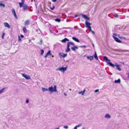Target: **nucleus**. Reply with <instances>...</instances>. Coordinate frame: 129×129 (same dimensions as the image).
Instances as JSON below:
<instances>
[{
    "mask_svg": "<svg viewBox=\"0 0 129 129\" xmlns=\"http://www.w3.org/2000/svg\"><path fill=\"white\" fill-rule=\"evenodd\" d=\"M41 55H42L44 53V50L43 49H41Z\"/></svg>",
    "mask_w": 129,
    "mask_h": 129,
    "instance_id": "obj_30",
    "label": "nucleus"
},
{
    "mask_svg": "<svg viewBox=\"0 0 129 129\" xmlns=\"http://www.w3.org/2000/svg\"><path fill=\"white\" fill-rule=\"evenodd\" d=\"M105 117L106 118L109 119L110 118L111 116L109 114H107L105 115Z\"/></svg>",
    "mask_w": 129,
    "mask_h": 129,
    "instance_id": "obj_14",
    "label": "nucleus"
},
{
    "mask_svg": "<svg viewBox=\"0 0 129 129\" xmlns=\"http://www.w3.org/2000/svg\"><path fill=\"white\" fill-rule=\"evenodd\" d=\"M50 31L51 33H52V30H50Z\"/></svg>",
    "mask_w": 129,
    "mask_h": 129,
    "instance_id": "obj_55",
    "label": "nucleus"
},
{
    "mask_svg": "<svg viewBox=\"0 0 129 129\" xmlns=\"http://www.w3.org/2000/svg\"><path fill=\"white\" fill-rule=\"evenodd\" d=\"M19 6L20 7H22L23 6L24 4H23L22 3H19Z\"/></svg>",
    "mask_w": 129,
    "mask_h": 129,
    "instance_id": "obj_27",
    "label": "nucleus"
},
{
    "mask_svg": "<svg viewBox=\"0 0 129 129\" xmlns=\"http://www.w3.org/2000/svg\"><path fill=\"white\" fill-rule=\"evenodd\" d=\"M51 52L50 50L47 53L46 55L44 56L45 57H47L50 54Z\"/></svg>",
    "mask_w": 129,
    "mask_h": 129,
    "instance_id": "obj_21",
    "label": "nucleus"
},
{
    "mask_svg": "<svg viewBox=\"0 0 129 129\" xmlns=\"http://www.w3.org/2000/svg\"><path fill=\"white\" fill-rule=\"evenodd\" d=\"M70 90H71V89H70Z\"/></svg>",
    "mask_w": 129,
    "mask_h": 129,
    "instance_id": "obj_62",
    "label": "nucleus"
},
{
    "mask_svg": "<svg viewBox=\"0 0 129 129\" xmlns=\"http://www.w3.org/2000/svg\"><path fill=\"white\" fill-rule=\"evenodd\" d=\"M107 63L110 66L112 67H114L115 66V65L114 64L112 63L111 62H107Z\"/></svg>",
    "mask_w": 129,
    "mask_h": 129,
    "instance_id": "obj_19",
    "label": "nucleus"
},
{
    "mask_svg": "<svg viewBox=\"0 0 129 129\" xmlns=\"http://www.w3.org/2000/svg\"><path fill=\"white\" fill-rule=\"evenodd\" d=\"M69 40L66 38H65L63 39L61 41V42H62L64 43H65L66 41H69Z\"/></svg>",
    "mask_w": 129,
    "mask_h": 129,
    "instance_id": "obj_12",
    "label": "nucleus"
},
{
    "mask_svg": "<svg viewBox=\"0 0 129 129\" xmlns=\"http://www.w3.org/2000/svg\"><path fill=\"white\" fill-rule=\"evenodd\" d=\"M55 8V6H53L52 7H51V6L50 7V9L52 10H53L54 8Z\"/></svg>",
    "mask_w": 129,
    "mask_h": 129,
    "instance_id": "obj_32",
    "label": "nucleus"
},
{
    "mask_svg": "<svg viewBox=\"0 0 129 129\" xmlns=\"http://www.w3.org/2000/svg\"><path fill=\"white\" fill-rule=\"evenodd\" d=\"M4 24L5 27H7L9 28H10V25L7 22H5L4 23Z\"/></svg>",
    "mask_w": 129,
    "mask_h": 129,
    "instance_id": "obj_9",
    "label": "nucleus"
},
{
    "mask_svg": "<svg viewBox=\"0 0 129 129\" xmlns=\"http://www.w3.org/2000/svg\"><path fill=\"white\" fill-rule=\"evenodd\" d=\"M92 45H93V47H94V45L93 44H92Z\"/></svg>",
    "mask_w": 129,
    "mask_h": 129,
    "instance_id": "obj_58",
    "label": "nucleus"
},
{
    "mask_svg": "<svg viewBox=\"0 0 129 129\" xmlns=\"http://www.w3.org/2000/svg\"><path fill=\"white\" fill-rule=\"evenodd\" d=\"M118 36L119 38H120L121 39H125V38H124L123 37H120L119 36V35H118Z\"/></svg>",
    "mask_w": 129,
    "mask_h": 129,
    "instance_id": "obj_34",
    "label": "nucleus"
},
{
    "mask_svg": "<svg viewBox=\"0 0 129 129\" xmlns=\"http://www.w3.org/2000/svg\"><path fill=\"white\" fill-rule=\"evenodd\" d=\"M12 11L13 14L15 16V18L17 19V17L16 15L15 10L14 9H12Z\"/></svg>",
    "mask_w": 129,
    "mask_h": 129,
    "instance_id": "obj_6",
    "label": "nucleus"
},
{
    "mask_svg": "<svg viewBox=\"0 0 129 129\" xmlns=\"http://www.w3.org/2000/svg\"><path fill=\"white\" fill-rule=\"evenodd\" d=\"M23 31L24 33H26L27 32V29L25 27H24L23 28Z\"/></svg>",
    "mask_w": 129,
    "mask_h": 129,
    "instance_id": "obj_26",
    "label": "nucleus"
},
{
    "mask_svg": "<svg viewBox=\"0 0 129 129\" xmlns=\"http://www.w3.org/2000/svg\"><path fill=\"white\" fill-rule=\"evenodd\" d=\"M67 68V67L66 66L65 67H62L61 68H59L56 69L57 71L59 70L61 72L64 73V72L66 70Z\"/></svg>",
    "mask_w": 129,
    "mask_h": 129,
    "instance_id": "obj_2",
    "label": "nucleus"
},
{
    "mask_svg": "<svg viewBox=\"0 0 129 129\" xmlns=\"http://www.w3.org/2000/svg\"><path fill=\"white\" fill-rule=\"evenodd\" d=\"M0 6H2L3 7H5V5L4 4H3L2 3H0Z\"/></svg>",
    "mask_w": 129,
    "mask_h": 129,
    "instance_id": "obj_31",
    "label": "nucleus"
},
{
    "mask_svg": "<svg viewBox=\"0 0 129 129\" xmlns=\"http://www.w3.org/2000/svg\"><path fill=\"white\" fill-rule=\"evenodd\" d=\"M120 79H118L117 80H115L114 81V82L115 83H120Z\"/></svg>",
    "mask_w": 129,
    "mask_h": 129,
    "instance_id": "obj_24",
    "label": "nucleus"
},
{
    "mask_svg": "<svg viewBox=\"0 0 129 129\" xmlns=\"http://www.w3.org/2000/svg\"><path fill=\"white\" fill-rule=\"evenodd\" d=\"M104 59L107 63L108 61H109L110 60L108 59V58L106 56H104L103 57Z\"/></svg>",
    "mask_w": 129,
    "mask_h": 129,
    "instance_id": "obj_8",
    "label": "nucleus"
},
{
    "mask_svg": "<svg viewBox=\"0 0 129 129\" xmlns=\"http://www.w3.org/2000/svg\"><path fill=\"white\" fill-rule=\"evenodd\" d=\"M77 127H78L76 125L75 126V127L73 129H77Z\"/></svg>",
    "mask_w": 129,
    "mask_h": 129,
    "instance_id": "obj_45",
    "label": "nucleus"
},
{
    "mask_svg": "<svg viewBox=\"0 0 129 129\" xmlns=\"http://www.w3.org/2000/svg\"><path fill=\"white\" fill-rule=\"evenodd\" d=\"M76 48L77 49H78V48L77 47L75 46H74V47H72L71 48V49L73 51H75L76 50Z\"/></svg>",
    "mask_w": 129,
    "mask_h": 129,
    "instance_id": "obj_20",
    "label": "nucleus"
},
{
    "mask_svg": "<svg viewBox=\"0 0 129 129\" xmlns=\"http://www.w3.org/2000/svg\"><path fill=\"white\" fill-rule=\"evenodd\" d=\"M113 35L114 36H117V34L116 33H114Z\"/></svg>",
    "mask_w": 129,
    "mask_h": 129,
    "instance_id": "obj_47",
    "label": "nucleus"
},
{
    "mask_svg": "<svg viewBox=\"0 0 129 129\" xmlns=\"http://www.w3.org/2000/svg\"><path fill=\"white\" fill-rule=\"evenodd\" d=\"M55 21L56 22H59L61 20L59 18H56L55 19Z\"/></svg>",
    "mask_w": 129,
    "mask_h": 129,
    "instance_id": "obj_28",
    "label": "nucleus"
},
{
    "mask_svg": "<svg viewBox=\"0 0 129 129\" xmlns=\"http://www.w3.org/2000/svg\"><path fill=\"white\" fill-rule=\"evenodd\" d=\"M70 46L67 45V48L65 50V51L66 52H69L70 50V49L69 48Z\"/></svg>",
    "mask_w": 129,
    "mask_h": 129,
    "instance_id": "obj_10",
    "label": "nucleus"
},
{
    "mask_svg": "<svg viewBox=\"0 0 129 129\" xmlns=\"http://www.w3.org/2000/svg\"><path fill=\"white\" fill-rule=\"evenodd\" d=\"M82 125V124L81 123V124H78V125H76L77 126V127H79L80 126H81Z\"/></svg>",
    "mask_w": 129,
    "mask_h": 129,
    "instance_id": "obj_37",
    "label": "nucleus"
},
{
    "mask_svg": "<svg viewBox=\"0 0 129 129\" xmlns=\"http://www.w3.org/2000/svg\"><path fill=\"white\" fill-rule=\"evenodd\" d=\"M29 100H26V103H27L29 102Z\"/></svg>",
    "mask_w": 129,
    "mask_h": 129,
    "instance_id": "obj_41",
    "label": "nucleus"
},
{
    "mask_svg": "<svg viewBox=\"0 0 129 129\" xmlns=\"http://www.w3.org/2000/svg\"><path fill=\"white\" fill-rule=\"evenodd\" d=\"M21 41H22V40H21V39L20 38V37L19 36H18V41L19 42H20Z\"/></svg>",
    "mask_w": 129,
    "mask_h": 129,
    "instance_id": "obj_33",
    "label": "nucleus"
},
{
    "mask_svg": "<svg viewBox=\"0 0 129 129\" xmlns=\"http://www.w3.org/2000/svg\"><path fill=\"white\" fill-rule=\"evenodd\" d=\"M68 45L69 46H70V45H72L74 46V45H75V44L73 42H69L67 43V45Z\"/></svg>",
    "mask_w": 129,
    "mask_h": 129,
    "instance_id": "obj_18",
    "label": "nucleus"
},
{
    "mask_svg": "<svg viewBox=\"0 0 129 129\" xmlns=\"http://www.w3.org/2000/svg\"><path fill=\"white\" fill-rule=\"evenodd\" d=\"M110 74L111 75H112V73H110Z\"/></svg>",
    "mask_w": 129,
    "mask_h": 129,
    "instance_id": "obj_60",
    "label": "nucleus"
},
{
    "mask_svg": "<svg viewBox=\"0 0 129 129\" xmlns=\"http://www.w3.org/2000/svg\"><path fill=\"white\" fill-rule=\"evenodd\" d=\"M127 75L128 77V78L129 79V73H128L127 74Z\"/></svg>",
    "mask_w": 129,
    "mask_h": 129,
    "instance_id": "obj_53",
    "label": "nucleus"
},
{
    "mask_svg": "<svg viewBox=\"0 0 129 129\" xmlns=\"http://www.w3.org/2000/svg\"><path fill=\"white\" fill-rule=\"evenodd\" d=\"M74 28H75V27H74Z\"/></svg>",
    "mask_w": 129,
    "mask_h": 129,
    "instance_id": "obj_61",
    "label": "nucleus"
},
{
    "mask_svg": "<svg viewBox=\"0 0 129 129\" xmlns=\"http://www.w3.org/2000/svg\"><path fill=\"white\" fill-rule=\"evenodd\" d=\"M85 23L87 27L90 26V25L91 24L87 20L86 21Z\"/></svg>",
    "mask_w": 129,
    "mask_h": 129,
    "instance_id": "obj_11",
    "label": "nucleus"
},
{
    "mask_svg": "<svg viewBox=\"0 0 129 129\" xmlns=\"http://www.w3.org/2000/svg\"><path fill=\"white\" fill-rule=\"evenodd\" d=\"M30 21L28 20H26L24 22L25 26H28L29 24Z\"/></svg>",
    "mask_w": 129,
    "mask_h": 129,
    "instance_id": "obj_7",
    "label": "nucleus"
},
{
    "mask_svg": "<svg viewBox=\"0 0 129 129\" xmlns=\"http://www.w3.org/2000/svg\"><path fill=\"white\" fill-rule=\"evenodd\" d=\"M59 127L56 128V129H59Z\"/></svg>",
    "mask_w": 129,
    "mask_h": 129,
    "instance_id": "obj_57",
    "label": "nucleus"
},
{
    "mask_svg": "<svg viewBox=\"0 0 129 129\" xmlns=\"http://www.w3.org/2000/svg\"><path fill=\"white\" fill-rule=\"evenodd\" d=\"M64 94L65 96H66L67 95V94L65 93H64Z\"/></svg>",
    "mask_w": 129,
    "mask_h": 129,
    "instance_id": "obj_51",
    "label": "nucleus"
},
{
    "mask_svg": "<svg viewBox=\"0 0 129 129\" xmlns=\"http://www.w3.org/2000/svg\"><path fill=\"white\" fill-rule=\"evenodd\" d=\"M118 16V15L117 14H115L114 15V16L115 17H117Z\"/></svg>",
    "mask_w": 129,
    "mask_h": 129,
    "instance_id": "obj_36",
    "label": "nucleus"
},
{
    "mask_svg": "<svg viewBox=\"0 0 129 129\" xmlns=\"http://www.w3.org/2000/svg\"><path fill=\"white\" fill-rule=\"evenodd\" d=\"M21 3H22L23 4H24V0H21Z\"/></svg>",
    "mask_w": 129,
    "mask_h": 129,
    "instance_id": "obj_49",
    "label": "nucleus"
},
{
    "mask_svg": "<svg viewBox=\"0 0 129 129\" xmlns=\"http://www.w3.org/2000/svg\"><path fill=\"white\" fill-rule=\"evenodd\" d=\"M85 89H84L83 91H81L80 92H78V93L79 94H82V95H84V93L85 92Z\"/></svg>",
    "mask_w": 129,
    "mask_h": 129,
    "instance_id": "obj_16",
    "label": "nucleus"
},
{
    "mask_svg": "<svg viewBox=\"0 0 129 129\" xmlns=\"http://www.w3.org/2000/svg\"><path fill=\"white\" fill-rule=\"evenodd\" d=\"M113 37L114 39L115 40V41L119 43H121L122 42L119 39L115 37L114 36H113Z\"/></svg>",
    "mask_w": 129,
    "mask_h": 129,
    "instance_id": "obj_5",
    "label": "nucleus"
},
{
    "mask_svg": "<svg viewBox=\"0 0 129 129\" xmlns=\"http://www.w3.org/2000/svg\"><path fill=\"white\" fill-rule=\"evenodd\" d=\"M128 40H129V39H128Z\"/></svg>",
    "mask_w": 129,
    "mask_h": 129,
    "instance_id": "obj_64",
    "label": "nucleus"
},
{
    "mask_svg": "<svg viewBox=\"0 0 129 129\" xmlns=\"http://www.w3.org/2000/svg\"><path fill=\"white\" fill-rule=\"evenodd\" d=\"M52 1L53 2H55L57 0H52Z\"/></svg>",
    "mask_w": 129,
    "mask_h": 129,
    "instance_id": "obj_48",
    "label": "nucleus"
},
{
    "mask_svg": "<svg viewBox=\"0 0 129 129\" xmlns=\"http://www.w3.org/2000/svg\"><path fill=\"white\" fill-rule=\"evenodd\" d=\"M22 76L24 77L27 80L30 79H31L30 77L28 75L25 74H22Z\"/></svg>",
    "mask_w": 129,
    "mask_h": 129,
    "instance_id": "obj_3",
    "label": "nucleus"
},
{
    "mask_svg": "<svg viewBox=\"0 0 129 129\" xmlns=\"http://www.w3.org/2000/svg\"><path fill=\"white\" fill-rule=\"evenodd\" d=\"M28 7V6L25 5H24L23 7V9L24 10H26Z\"/></svg>",
    "mask_w": 129,
    "mask_h": 129,
    "instance_id": "obj_23",
    "label": "nucleus"
},
{
    "mask_svg": "<svg viewBox=\"0 0 129 129\" xmlns=\"http://www.w3.org/2000/svg\"><path fill=\"white\" fill-rule=\"evenodd\" d=\"M20 37L22 38H23L24 37V36L23 35H21L20 36Z\"/></svg>",
    "mask_w": 129,
    "mask_h": 129,
    "instance_id": "obj_44",
    "label": "nucleus"
},
{
    "mask_svg": "<svg viewBox=\"0 0 129 129\" xmlns=\"http://www.w3.org/2000/svg\"><path fill=\"white\" fill-rule=\"evenodd\" d=\"M82 16L85 19H86L87 17L86 15L84 14H82Z\"/></svg>",
    "mask_w": 129,
    "mask_h": 129,
    "instance_id": "obj_29",
    "label": "nucleus"
},
{
    "mask_svg": "<svg viewBox=\"0 0 129 129\" xmlns=\"http://www.w3.org/2000/svg\"><path fill=\"white\" fill-rule=\"evenodd\" d=\"M82 129H85V128L84 127H83Z\"/></svg>",
    "mask_w": 129,
    "mask_h": 129,
    "instance_id": "obj_56",
    "label": "nucleus"
},
{
    "mask_svg": "<svg viewBox=\"0 0 129 129\" xmlns=\"http://www.w3.org/2000/svg\"><path fill=\"white\" fill-rule=\"evenodd\" d=\"M59 55L60 57H63L64 58L67 56V54H63L62 53H59Z\"/></svg>",
    "mask_w": 129,
    "mask_h": 129,
    "instance_id": "obj_4",
    "label": "nucleus"
},
{
    "mask_svg": "<svg viewBox=\"0 0 129 129\" xmlns=\"http://www.w3.org/2000/svg\"><path fill=\"white\" fill-rule=\"evenodd\" d=\"M2 39H4V36H3H3H2Z\"/></svg>",
    "mask_w": 129,
    "mask_h": 129,
    "instance_id": "obj_54",
    "label": "nucleus"
},
{
    "mask_svg": "<svg viewBox=\"0 0 129 129\" xmlns=\"http://www.w3.org/2000/svg\"><path fill=\"white\" fill-rule=\"evenodd\" d=\"M4 33H3V36H4Z\"/></svg>",
    "mask_w": 129,
    "mask_h": 129,
    "instance_id": "obj_59",
    "label": "nucleus"
},
{
    "mask_svg": "<svg viewBox=\"0 0 129 129\" xmlns=\"http://www.w3.org/2000/svg\"><path fill=\"white\" fill-rule=\"evenodd\" d=\"M64 28H66V29H68V28H70L71 29V28L70 27H63L61 28V29H64Z\"/></svg>",
    "mask_w": 129,
    "mask_h": 129,
    "instance_id": "obj_42",
    "label": "nucleus"
},
{
    "mask_svg": "<svg viewBox=\"0 0 129 129\" xmlns=\"http://www.w3.org/2000/svg\"><path fill=\"white\" fill-rule=\"evenodd\" d=\"M116 67L117 70L120 71L121 70V69L120 68V66L119 65L117 64L116 66Z\"/></svg>",
    "mask_w": 129,
    "mask_h": 129,
    "instance_id": "obj_22",
    "label": "nucleus"
},
{
    "mask_svg": "<svg viewBox=\"0 0 129 129\" xmlns=\"http://www.w3.org/2000/svg\"><path fill=\"white\" fill-rule=\"evenodd\" d=\"M36 31H37V30Z\"/></svg>",
    "mask_w": 129,
    "mask_h": 129,
    "instance_id": "obj_63",
    "label": "nucleus"
},
{
    "mask_svg": "<svg viewBox=\"0 0 129 129\" xmlns=\"http://www.w3.org/2000/svg\"><path fill=\"white\" fill-rule=\"evenodd\" d=\"M80 47L82 48V47H84V48H86V46L85 45H83V46H80Z\"/></svg>",
    "mask_w": 129,
    "mask_h": 129,
    "instance_id": "obj_40",
    "label": "nucleus"
},
{
    "mask_svg": "<svg viewBox=\"0 0 129 129\" xmlns=\"http://www.w3.org/2000/svg\"><path fill=\"white\" fill-rule=\"evenodd\" d=\"M87 59H89L90 60H92L93 59V56H87Z\"/></svg>",
    "mask_w": 129,
    "mask_h": 129,
    "instance_id": "obj_13",
    "label": "nucleus"
},
{
    "mask_svg": "<svg viewBox=\"0 0 129 129\" xmlns=\"http://www.w3.org/2000/svg\"><path fill=\"white\" fill-rule=\"evenodd\" d=\"M94 57V58L97 60H98V57L97 55V54L96 53V52H95V54L93 56Z\"/></svg>",
    "mask_w": 129,
    "mask_h": 129,
    "instance_id": "obj_17",
    "label": "nucleus"
},
{
    "mask_svg": "<svg viewBox=\"0 0 129 129\" xmlns=\"http://www.w3.org/2000/svg\"><path fill=\"white\" fill-rule=\"evenodd\" d=\"M5 89V88H4L1 89V90H0V94L2 93H3L4 90Z\"/></svg>",
    "mask_w": 129,
    "mask_h": 129,
    "instance_id": "obj_25",
    "label": "nucleus"
},
{
    "mask_svg": "<svg viewBox=\"0 0 129 129\" xmlns=\"http://www.w3.org/2000/svg\"><path fill=\"white\" fill-rule=\"evenodd\" d=\"M99 89H96V90H95L94 91V92H98L99 91Z\"/></svg>",
    "mask_w": 129,
    "mask_h": 129,
    "instance_id": "obj_43",
    "label": "nucleus"
},
{
    "mask_svg": "<svg viewBox=\"0 0 129 129\" xmlns=\"http://www.w3.org/2000/svg\"><path fill=\"white\" fill-rule=\"evenodd\" d=\"M72 39L73 40H74L75 41L77 42H79V40L76 37H73L72 38Z\"/></svg>",
    "mask_w": 129,
    "mask_h": 129,
    "instance_id": "obj_15",
    "label": "nucleus"
},
{
    "mask_svg": "<svg viewBox=\"0 0 129 129\" xmlns=\"http://www.w3.org/2000/svg\"><path fill=\"white\" fill-rule=\"evenodd\" d=\"M56 87V86L54 85V87H53V86H51V87H49L48 89L42 87V89L43 92L46 91H49L50 92V93H51L53 92H57Z\"/></svg>",
    "mask_w": 129,
    "mask_h": 129,
    "instance_id": "obj_1",
    "label": "nucleus"
},
{
    "mask_svg": "<svg viewBox=\"0 0 129 129\" xmlns=\"http://www.w3.org/2000/svg\"><path fill=\"white\" fill-rule=\"evenodd\" d=\"M42 42V39H41L40 40V43L39 42L38 43V44H40V45H41Z\"/></svg>",
    "mask_w": 129,
    "mask_h": 129,
    "instance_id": "obj_35",
    "label": "nucleus"
},
{
    "mask_svg": "<svg viewBox=\"0 0 129 129\" xmlns=\"http://www.w3.org/2000/svg\"><path fill=\"white\" fill-rule=\"evenodd\" d=\"M87 27L89 29L90 31H91L92 30H91V27L90 26H89V27Z\"/></svg>",
    "mask_w": 129,
    "mask_h": 129,
    "instance_id": "obj_38",
    "label": "nucleus"
},
{
    "mask_svg": "<svg viewBox=\"0 0 129 129\" xmlns=\"http://www.w3.org/2000/svg\"><path fill=\"white\" fill-rule=\"evenodd\" d=\"M86 19H87L88 20H90V18H89L87 17V18Z\"/></svg>",
    "mask_w": 129,
    "mask_h": 129,
    "instance_id": "obj_46",
    "label": "nucleus"
},
{
    "mask_svg": "<svg viewBox=\"0 0 129 129\" xmlns=\"http://www.w3.org/2000/svg\"><path fill=\"white\" fill-rule=\"evenodd\" d=\"M91 32L92 33H93V34H94V32L93 31H92V30H91Z\"/></svg>",
    "mask_w": 129,
    "mask_h": 129,
    "instance_id": "obj_50",
    "label": "nucleus"
},
{
    "mask_svg": "<svg viewBox=\"0 0 129 129\" xmlns=\"http://www.w3.org/2000/svg\"><path fill=\"white\" fill-rule=\"evenodd\" d=\"M63 128H65L67 129L68 128V126H63Z\"/></svg>",
    "mask_w": 129,
    "mask_h": 129,
    "instance_id": "obj_39",
    "label": "nucleus"
},
{
    "mask_svg": "<svg viewBox=\"0 0 129 129\" xmlns=\"http://www.w3.org/2000/svg\"><path fill=\"white\" fill-rule=\"evenodd\" d=\"M78 16V15H75V17H77Z\"/></svg>",
    "mask_w": 129,
    "mask_h": 129,
    "instance_id": "obj_52",
    "label": "nucleus"
}]
</instances>
